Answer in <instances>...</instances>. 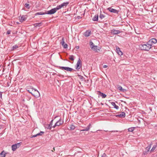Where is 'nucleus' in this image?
<instances>
[{"label":"nucleus","instance_id":"nucleus-37","mask_svg":"<svg viewBox=\"0 0 157 157\" xmlns=\"http://www.w3.org/2000/svg\"><path fill=\"white\" fill-rule=\"evenodd\" d=\"M25 6L26 8H27L28 9H29L30 8V6H29V4L26 3L25 5Z\"/></svg>","mask_w":157,"mask_h":157},{"label":"nucleus","instance_id":"nucleus-22","mask_svg":"<svg viewBox=\"0 0 157 157\" xmlns=\"http://www.w3.org/2000/svg\"><path fill=\"white\" fill-rule=\"evenodd\" d=\"M42 23H36L34 24L33 25L35 27H40Z\"/></svg>","mask_w":157,"mask_h":157},{"label":"nucleus","instance_id":"nucleus-40","mask_svg":"<svg viewBox=\"0 0 157 157\" xmlns=\"http://www.w3.org/2000/svg\"><path fill=\"white\" fill-rule=\"evenodd\" d=\"M48 127L47 128L48 129H51L52 128V126H50L49 124H48Z\"/></svg>","mask_w":157,"mask_h":157},{"label":"nucleus","instance_id":"nucleus-33","mask_svg":"<svg viewBox=\"0 0 157 157\" xmlns=\"http://www.w3.org/2000/svg\"><path fill=\"white\" fill-rule=\"evenodd\" d=\"M105 17V16L103 14H102L101 13H100L99 16V18L101 19L104 18Z\"/></svg>","mask_w":157,"mask_h":157},{"label":"nucleus","instance_id":"nucleus-31","mask_svg":"<svg viewBox=\"0 0 157 157\" xmlns=\"http://www.w3.org/2000/svg\"><path fill=\"white\" fill-rule=\"evenodd\" d=\"M75 56L73 55L70 56L69 59L72 61H73L74 60Z\"/></svg>","mask_w":157,"mask_h":157},{"label":"nucleus","instance_id":"nucleus-30","mask_svg":"<svg viewBox=\"0 0 157 157\" xmlns=\"http://www.w3.org/2000/svg\"><path fill=\"white\" fill-rule=\"evenodd\" d=\"M135 129V127H131L128 128V132H132Z\"/></svg>","mask_w":157,"mask_h":157},{"label":"nucleus","instance_id":"nucleus-36","mask_svg":"<svg viewBox=\"0 0 157 157\" xmlns=\"http://www.w3.org/2000/svg\"><path fill=\"white\" fill-rule=\"evenodd\" d=\"M21 143H19L16 144H15V145H16L17 148L21 146Z\"/></svg>","mask_w":157,"mask_h":157},{"label":"nucleus","instance_id":"nucleus-11","mask_svg":"<svg viewBox=\"0 0 157 157\" xmlns=\"http://www.w3.org/2000/svg\"><path fill=\"white\" fill-rule=\"evenodd\" d=\"M91 34V31L90 30H87L84 33V35L86 37H88L90 36Z\"/></svg>","mask_w":157,"mask_h":157},{"label":"nucleus","instance_id":"nucleus-39","mask_svg":"<svg viewBox=\"0 0 157 157\" xmlns=\"http://www.w3.org/2000/svg\"><path fill=\"white\" fill-rule=\"evenodd\" d=\"M53 121V119H52V120L50 122V124H49L50 126H52Z\"/></svg>","mask_w":157,"mask_h":157},{"label":"nucleus","instance_id":"nucleus-46","mask_svg":"<svg viewBox=\"0 0 157 157\" xmlns=\"http://www.w3.org/2000/svg\"><path fill=\"white\" fill-rule=\"evenodd\" d=\"M37 134V136H40V133H38L37 134Z\"/></svg>","mask_w":157,"mask_h":157},{"label":"nucleus","instance_id":"nucleus-15","mask_svg":"<svg viewBox=\"0 0 157 157\" xmlns=\"http://www.w3.org/2000/svg\"><path fill=\"white\" fill-rule=\"evenodd\" d=\"M125 116V113L124 112H122L121 114L117 115L116 116L117 117H124Z\"/></svg>","mask_w":157,"mask_h":157},{"label":"nucleus","instance_id":"nucleus-20","mask_svg":"<svg viewBox=\"0 0 157 157\" xmlns=\"http://www.w3.org/2000/svg\"><path fill=\"white\" fill-rule=\"evenodd\" d=\"M46 14V12H37L35 13V15L36 16L37 15H43Z\"/></svg>","mask_w":157,"mask_h":157},{"label":"nucleus","instance_id":"nucleus-24","mask_svg":"<svg viewBox=\"0 0 157 157\" xmlns=\"http://www.w3.org/2000/svg\"><path fill=\"white\" fill-rule=\"evenodd\" d=\"M18 48V46L17 45H13L12 48L11 49V51H13L15 49H16L17 48Z\"/></svg>","mask_w":157,"mask_h":157},{"label":"nucleus","instance_id":"nucleus-3","mask_svg":"<svg viewBox=\"0 0 157 157\" xmlns=\"http://www.w3.org/2000/svg\"><path fill=\"white\" fill-rule=\"evenodd\" d=\"M32 95L36 98H38L40 95L39 91L36 89H34L33 91Z\"/></svg>","mask_w":157,"mask_h":157},{"label":"nucleus","instance_id":"nucleus-25","mask_svg":"<svg viewBox=\"0 0 157 157\" xmlns=\"http://www.w3.org/2000/svg\"><path fill=\"white\" fill-rule=\"evenodd\" d=\"M157 147V143L155 145L153 146L151 150V152H153L154 151V150L156 149V147Z\"/></svg>","mask_w":157,"mask_h":157},{"label":"nucleus","instance_id":"nucleus-27","mask_svg":"<svg viewBox=\"0 0 157 157\" xmlns=\"http://www.w3.org/2000/svg\"><path fill=\"white\" fill-rule=\"evenodd\" d=\"M152 145V143H151V144H150L149 146H148L147 147H146V150L147 151V152L149 151Z\"/></svg>","mask_w":157,"mask_h":157},{"label":"nucleus","instance_id":"nucleus-9","mask_svg":"<svg viewBox=\"0 0 157 157\" xmlns=\"http://www.w3.org/2000/svg\"><path fill=\"white\" fill-rule=\"evenodd\" d=\"M157 40L156 39L152 38L149 41H148V43L151 45V46L153 44H155L156 43Z\"/></svg>","mask_w":157,"mask_h":157},{"label":"nucleus","instance_id":"nucleus-48","mask_svg":"<svg viewBox=\"0 0 157 157\" xmlns=\"http://www.w3.org/2000/svg\"><path fill=\"white\" fill-rule=\"evenodd\" d=\"M7 33L8 34H10V32H9V31H8L7 32Z\"/></svg>","mask_w":157,"mask_h":157},{"label":"nucleus","instance_id":"nucleus-6","mask_svg":"<svg viewBox=\"0 0 157 157\" xmlns=\"http://www.w3.org/2000/svg\"><path fill=\"white\" fill-rule=\"evenodd\" d=\"M61 44L64 48H67V44L65 43L64 42V37L62 38Z\"/></svg>","mask_w":157,"mask_h":157},{"label":"nucleus","instance_id":"nucleus-16","mask_svg":"<svg viewBox=\"0 0 157 157\" xmlns=\"http://www.w3.org/2000/svg\"><path fill=\"white\" fill-rule=\"evenodd\" d=\"M98 92L99 93L98 94L99 95L101 96L102 98H105L106 96V95L105 94L101 92L100 91H98Z\"/></svg>","mask_w":157,"mask_h":157},{"label":"nucleus","instance_id":"nucleus-51","mask_svg":"<svg viewBox=\"0 0 157 157\" xmlns=\"http://www.w3.org/2000/svg\"><path fill=\"white\" fill-rule=\"evenodd\" d=\"M30 99V98H29V99L28 100H29V99Z\"/></svg>","mask_w":157,"mask_h":157},{"label":"nucleus","instance_id":"nucleus-29","mask_svg":"<svg viewBox=\"0 0 157 157\" xmlns=\"http://www.w3.org/2000/svg\"><path fill=\"white\" fill-rule=\"evenodd\" d=\"M17 148V147L15 144H13L12 146V149L13 151H15Z\"/></svg>","mask_w":157,"mask_h":157},{"label":"nucleus","instance_id":"nucleus-2","mask_svg":"<svg viewBox=\"0 0 157 157\" xmlns=\"http://www.w3.org/2000/svg\"><path fill=\"white\" fill-rule=\"evenodd\" d=\"M82 67V63L81 60L79 58L75 67V69L77 70H79Z\"/></svg>","mask_w":157,"mask_h":157},{"label":"nucleus","instance_id":"nucleus-7","mask_svg":"<svg viewBox=\"0 0 157 157\" xmlns=\"http://www.w3.org/2000/svg\"><path fill=\"white\" fill-rule=\"evenodd\" d=\"M110 12L115 13L118 14L119 12V11L116 9L112 8L111 7H109L107 9Z\"/></svg>","mask_w":157,"mask_h":157},{"label":"nucleus","instance_id":"nucleus-1","mask_svg":"<svg viewBox=\"0 0 157 157\" xmlns=\"http://www.w3.org/2000/svg\"><path fill=\"white\" fill-rule=\"evenodd\" d=\"M139 47L142 50L148 51L151 48V45L147 42L146 44H140Z\"/></svg>","mask_w":157,"mask_h":157},{"label":"nucleus","instance_id":"nucleus-5","mask_svg":"<svg viewBox=\"0 0 157 157\" xmlns=\"http://www.w3.org/2000/svg\"><path fill=\"white\" fill-rule=\"evenodd\" d=\"M98 48V47L96 45L93 46L91 47V49L96 52H98L100 50V48H101L99 47Z\"/></svg>","mask_w":157,"mask_h":157},{"label":"nucleus","instance_id":"nucleus-34","mask_svg":"<svg viewBox=\"0 0 157 157\" xmlns=\"http://www.w3.org/2000/svg\"><path fill=\"white\" fill-rule=\"evenodd\" d=\"M62 6L61 5L58 6L56 8H55L56 11L61 8Z\"/></svg>","mask_w":157,"mask_h":157},{"label":"nucleus","instance_id":"nucleus-14","mask_svg":"<svg viewBox=\"0 0 157 157\" xmlns=\"http://www.w3.org/2000/svg\"><path fill=\"white\" fill-rule=\"evenodd\" d=\"M116 50L118 54L120 56L123 54L122 52L121 51L120 48L118 47H116Z\"/></svg>","mask_w":157,"mask_h":157},{"label":"nucleus","instance_id":"nucleus-13","mask_svg":"<svg viewBox=\"0 0 157 157\" xmlns=\"http://www.w3.org/2000/svg\"><path fill=\"white\" fill-rule=\"evenodd\" d=\"M19 21L21 22H22L23 21H25L27 18L25 16L23 15L21 17H19Z\"/></svg>","mask_w":157,"mask_h":157},{"label":"nucleus","instance_id":"nucleus-12","mask_svg":"<svg viewBox=\"0 0 157 157\" xmlns=\"http://www.w3.org/2000/svg\"><path fill=\"white\" fill-rule=\"evenodd\" d=\"M120 33L121 32L119 30L113 29L111 30V33L114 35L118 34Z\"/></svg>","mask_w":157,"mask_h":157},{"label":"nucleus","instance_id":"nucleus-26","mask_svg":"<svg viewBox=\"0 0 157 157\" xmlns=\"http://www.w3.org/2000/svg\"><path fill=\"white\" fill-rule=\"evenodd\" d=\"M34 89L33 88H28L27 89V91L31 93L32 94L33 91Z\"/></svg>","mask_w":157,"mask_h":157},{"label":"nucleus","instance_id":"nucleus-35","mask_svg":"<svg viewBox=\"0 0 157 157\" xmlns=\"http://www.w3.org/2000/svg\"><path fill=\"white\" fill-rule=\"evenodd\" d=\"M78 76L81 80H82V81H83V80L84 77L83 76L79 75H78Z\"/></svg>","mask_w":157,"mask_h":157},{"label":"nucleus","instance_id":"nucleus-21","mask_svg":"<svg viewBox=\"0 0 157 157\" xmlns=\"http://www.w3.org/2000/svg\"><path fill=\"white\" fill-rule=\"evenodd\" d=\"M117 89L120 90L121 91L123 92H124L126 90L125 89H123L121 86H119Z\"/></svg>","mask_w":157,"mask_h":157},{"label":"nucleus","instance_id":"nucleus-10","mask_svg":"<svg viewBox=\"0 0 157 157\" xmlns=\"http://www.w3.org/2000/svg\"><path fill=\"white\" fill-rule=\"evenodd\" d=\"M63 123V121L61 118L56 123L57 126H59L62 124Z\"/></svg>","mask_w":157,"mask_h":157},{"label":"nucleus","instance_id":"nucleus-45","mask_svg":"<svg viewBox=\"0 0 157 157\" xmlns=\"http://www.w3.org/2000/svg\"><path fill=\"white\" fill-rule=\"evenodd\" d=\"M2 92H0V98H2Z\"/></svg>","mask_w":157,"mask_h":157},{"label":"nucleus","instance_id":"nucleus-52","mask_svg":"<svg viewBox=\"0 0 157 157\" xmlns=\"http://www.w3.org/2000/svg\"><path fill=\"white\" fill-rule=\"evenodd\" d=\"M53 150H55V148L54 147L53 148Z\"/></svg>","mask_w":157,"mask_h":157},{"label":"nucleus","instance_id":"nucleus-17","mask_svg":"<svg viewBox=\"0 0 157 157\" xmlns=\"http://www.w3.org/2000/svg\"><path fill=\"white\" fill-rule=\"evenodd\" d=\"M98 15H95L92 18V20L94 21H97L98 20Z\"/></svg>","mask_w":157,"mask_h":157},{"label":"nucleus","instance_id":"nucleus-19","mask_svg":"<svg viewBox=\"0 0 157 157\" xmlns=\"http://www.w3.org/2000/svg\"><path fill=\"white\" fill-rule=\"evenodd\" d=\"M111 105L114 106V108L116 109H118L119 107L118 106L116 105L115 103L114 102H111Z\"/></svg>","mask_w":157,"mask_h":157},{"label":"nucleus","instance_id":"nucleus-43","mask_svg":"<svg viewBox=\"0 0 157 157\" xmlns=\"http://www.w3.org/2000/svg\"><path fill=\"white\" fill-rule=\"evenodd\" d=\"M107 67H108V66L105 65H103V67L104 68H106Z\"/></svg>","mask_w":157,"mask_h":157},{"label":"nucleus","instance_id":"nucleus-4","mask_svg":"<svg viewBox=\"0 0 157 157\" xmlns=\"http://www.w3.org/2000/svg\"><path fill=\"white\" fill-rule=\"evenodd\" d=\"M59 68L62 70H64L70 72L72 71L73 70L75 71V70H73L72 68L68 67H60Z\"/></svg>","mask_w":157,"mask_h":157},{"label":"nucleus","instance_id":"nucleus-47","mask_svg":"<svg viewBox=\"0 0 157 157\" xmlns=\"http://www.w3.org/2000/svg\"><path fill=\"white\" fill-rule=\"evenodd\" d=\"M76 48L77 49H78L79 48V46H77V47H76Z\"/></svg>","mask_w":157,"mask_h":157},{"label":"nucleus","instance_id":"nucleus-38","mask_svg":"<svg viewBox=\"0 0 157 157\" xmlns=\"http://www.w3.org/2000/svg\"><path fill=\"white\" fill-rule=\"evenodd\" d=\"M90 45L91 48V47L93 46H94V43L92 41H90Z\"/></svg>","mask_w":157,"mask_h":157},{"label":"nucleus","instance_id":"nucleus-50","mask_svg":"<svg viewBox=\"0 0 157 157\" xmlns=\"http://www.w3.org/2000/svg\"><path fill=\"white\" fill-rule=\"evenodd\" d=\"M57 117V116H56L54 118V119H55L56 117Z\"/></svg>","mask_w":157,"mask_h":157},{"label":"nucleus","instance_id":"nucleus-41","mask_svg":"<svg viewBox=\"0 0 157 157\" xmlns=\"http://www.w3.org/2000/svg\"><path fill=\"white\" fill-rule=\"evenodd\" d=\"M40 136H42L43 134H44V132H42V131H41L40 132Z\"/></svg>","mask_w":157,"mask_h":157},{"label":"nucleus","instance_id":"nucleus-23","mask_svg":"<svg viewBox=\"0 0 157 157\" xmlns=\"http://www.w3.org/2000/svg\"><path fill=\"white\" fill-rule=\"evenodd\" d=\"M6 153L4 151H3L0 153V156H1L0 157H5L6 156Z\"/></svg>","mask_w":157,"mask_h":157},{"label":"nucleus","instance_id":"nucleus-28","mask_svg":"<svg viewBox=\"0 0 157 157\" xmlns=\"http://www.w3.org/2000/svg\"><path fill=\"white\" fill-rule=\"evenodd\" d=\"M69 4V2H63L61 4L62 7H63L65 6H66Z\"/></svg>","mask_w":157,"mask_h":157},{"label":"nucleus","instance_id":"nucleus-32","mask_svg":"<svg viewBox=\"0 0 157 157\" xmlns=\"http://www.w3.org/2000/svg\"><path fill=\"white\" fill-rule=\"evenodd\" d=\"M75 128V126H74L73 125L71 124L70 126V128L71 130H73Z\"/></svg>","mask_w":157,"mask_h":157},{"label":"nucleus","instance_id":"nucleus-42","mask_svg":"<svg viewBox=\"0 0 157 157\" xmlns=\"http://www.w3.org/2000/svg\"><path fill=\"white\" fill-rule=\"evenodd\" d=\"M37 136V134L33 135L31 138L35 137Z\"/></svg>","mask_w":157,"mask_h":157},{"label":"nucleus","instance_id":"nucleus-18","mask_svg":"<svg viewBox=\"0 0 157 157\" xmlns=\"http://www.w3.org/2000/svg\"><path fill=\"white\" fill-rule=\"evenodd\" d=\"M90 124H89L85 129L81 130L80 131H88L90 129Z\"/></svg>","mask_w":157,"mask_h":157},{"label":"nucleus","instance_id":"nucleus-49","mask_svg":"<svg viewBox=\"0 0 157 157\" xmlns=\"http://www.w3.org/2000/svg\"><path fill=\"white\" fill-rule=\"evenodd\" d=\"M77 18H78V19H79L81 17H80V16H78V17H77Z\"/></svg>","mask_w":157,"mask_h":157},{"label":"nucleus","instance_id":"nucleus-8","mask_svg":"<svg viewBox=\"0 0 157 157\" xmlns=\"http://www.w3.org/2000/svg\"><path fill=\"white\" fill-rule=\"evenodd\" d=\"M57 11L55 8L52 9L50 10L47 11L46 12V14H52L55 13Z\"/></svg>","mask_w":157,"mask_h":157},{"label":"nucleus","instance_id":"nucleus-44","mask_svg":"<svg viewBox=\"0 0 157 157\" xmlns=\"http://www.w3.org/2000/svg\"><path fill=\"white\" fill-rule=\"evenodd\" d=\"M56 126H56V123L55 124H54V125L53 126H52V127L54 128H55Z\"/></svg>","mask_w":157,"mask_h":157}]
</instances>
